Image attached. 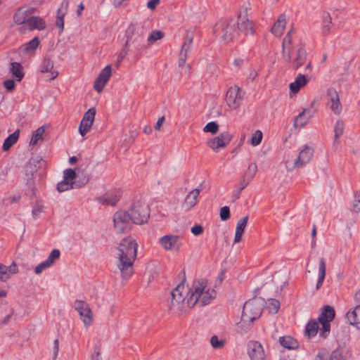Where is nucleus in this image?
<instances>
[{
    "mask_svg": "<svg viewBox=\"0 0 360 360\" xmlns=\"http://www.w3.org/2000/svg\"><path fill=\"white\" fill-rule=\"evenodd\" d=\"M138 244L131 237L123 238L117 248L116 266L122 279L128 280L134 274L133 264L137 256Z\"/></svg>",
    "mask_w": 360,
    "mask_h": 360,
    "instance_id": "1",
    "label": "nucleus"
},
{
    "mask_svg": "<svg viewBox=\"0 0 360 360\" xmlns=\"http://www.w3.org/2000/svg\"><path fill=\"white\" fill-rule=\"evenodd\" d=\"M264 300L255 298L247 301L243 308L241 320L237 323L240 333H247L252 326V321L258 319L263 311Z\"/></svg>",
    "mask_w": 360,
    "mask_h": 360,
    "instance_id": "2",
    "label": "nucleus"
},
{
    "mask_svg": "<svg viewBox=\"0 0 360 360\" xmlns=\"http://www.w3.org/2000/svg\"><path fill=\"white\" fill-rule=\"evenodd\" d=\"M32 9L21 7L14 14V22L21 25L19 27L20 32H26L35 29L42 30L45 28V21L40 17L32 16Z\"/></svg>",
    "mask_w": 360,
    "mask_h": 360,
    "instance_id": "3",
    "label": "nucleus"
},
{
    "mask_svg": "<svg viewBox=\"0 0 360 360\" xmlns=\"http://www.w3.org/2000/svg\"><path fill=\"white\" fill-rule=\"evenodd\" d=\"M207 285V281L205 278H201L193 282V290L188 297V304L193 307L199 303L200 306H205L210 303L214 300L217 293L214 290H205Z\"/></svg>",
    "mask_w": 360,
    "mask_h": 360,
    "instance_id": "4",
    "label": "nucleus"
},
{
    "mask_svg": "<svg viewBox=\"0 0 360 360\" xmlns=\"http://www.w3.org/2000/svg\"><path fill=\"white\" fill-rule=\"evenodd\" d=\"M148 28L143 22L131 24L125 31V46H134V51L141 53Z\"/></svg>",
    "mask_w": 360,
    "mask_h": 360,
    "instance_id": "5",
    "label": "nucleus"
},
{
    "mask_svg": "<svg viewBox=\"0 0 360 360\" xmlns=\"http://www.w3.org/2000/svg\"><path fill=\"white\" fill-rule=\"evenodd\" d=\"M184 282V281L171 292L169 309L177 313H185L193 307V305L188 304V298L186 301V295L188 294V292Z\"/></svg>",
    "mask_w": 360,
    "mask_h": 360,
    "instance_id": "6",
    "label": "nucleus"
},
{
    "mask_svg": "<svg viewBox=\"0 0 360 360\" xmlns=\"http://www.w3.org/2000/svg\"><path fill=\"white\" fill-rule=\"evenodd\" d=\"M213 32L214 34L219 36L224 43L228 44L236 35L235 23L231 19H223L215 25Z\"/></svg>",
    "mask_w": 360,
    "mask_h": 360,
    "instance_id": "7",
    "label": "nucleus"
},
{
    "mask_svg": "<svg viewBox=\"0 0 360 360\" xmlns=\"http://www.w3.org/2000/svg\"><path fill=\"white\" fill-rule=\"evenodd\" d=\"M131 221L138 225L146 223L150 217L149 206L143 201L135 202L129 210Z\"/></svg>",
    "mask_w": 360,
    "mask_h": 360,
    "instance_id": "8",
    "label": "nucleus"
},
{
    "mask_svg": "<svg viewBox=\"0 0 360 360\" xmlns=\"http://www.w3.org/2000/svg\"><path fill=\"white\" fill-rule=\"evenodd\" d=\"M114 227L116 232L124 233L131 228V216L129 211L118 210L113 217Z\"/></svg>",
    "mask_w": 360,
    "mask_h": 360,
    "instance_id": "9",
    "label": "nucleus"
},
{
    "mask_svg": "<svg viewBox=\"0 0 360 360\" xmlns=\"http://www.w3.org/2000/svg\"><path fill=\"white\" fill-rule=\"evenodd\" d=\"M245 92L238 86L229 88L225 95L227 106L231 110H238L244 98Z\"/></svg>",
    "mask_w": 360,
    "mask_h": 360,
    "instance_id": "10",
    "label": "nucleus"
},
{
    "mask_svg": "<svg viewBox=\"0 0 360 360\" xmlns=\"http://www.w3.org/2000/svg\"><path fill=\"white\" fill-rule=\"evenodd\" d=\"M313 155V148L305 146L304 148L299 153L297 158L295 159L294 162H291L289 160H286V167L288 169L301 168L304 167L307 163L310 162Z\"/></svg>",
    "mask_w": 360,
    "mask_h": 360,
    "instance_id": "11",
    "label": "nucleus"
},
{
    "mask_svg": "<svg viewBox=\"0 0 360 360\" xmlns=\"http://www.w3.org/2000/svg\"><path fill=\"white\" fill-rule=\"evenodd\" d=\"M292 53V57L290 62L292 61V68L297 70L307 61V53L305 45L300 41L297 43L296 45L293 46Z\"/></svg>",
    "mask_w": 360,
    "mask_h": 360,
    "instance_id": "12",
    "label": "nucleus"
},
{
    "mask_svg": "<svg viewBox=\"0 0 360 360\" xmlns=\"http://www.w3.org/2000/svg\"><path fill=\"white\" fill-rule=\"evenodd\" d=\"M237 27L245 35H252L255 33V24L248 17V8L240 11L238 16Z\"/></svg>",
    "mask_w": 360,
    "mask_h": 360,
    "instance_id": "13",
    "label": "nucleus"
},
{
    "mask_svg": "<svg viewBox=\"0 0 360 360\" xmlns=\"http://www.w3.org/2000/svg\"><path fill=\"white\" fill-rule=\"evenodd\" d=\"M74 307L84 324L86 327L89 326L93 321V312L89 304L83 300H76Z\"/></svg>",
    "mask_w": 360,
    "mask_h": 360,
    "instance_id": "14",
    "label": "nucleus"
},
{
    "mask_svg": "<svg viewBox=\"0 0 360 360\" xmlns=\"http://www.w3.org/2000/svg\"><path fill=\"white\" fill-rule=\"evenodd\" d=\"M233 135L229 132H224L219 136L207 141V145L214 151H218L220 148H225L229 144Z\"/></svg>",
    "mask_w": 360,
    "mask_h": 360,
    "instance_id": "15",
    "label": "nucleus"
},
{
    "mask_svg": "<svg viewBox=\"0 0 360 360\" xmlns=\"http://www.w3.org/2000/svg\"><path fill=\"white\" fill-rule=\"evenodd\" d=\"M247 349L251 360H266L264 347L259 342L255 340L249 341Z\"/></svg>",
    "mask_w": 360,
    "mask_h": 360,
    "instance_id": "16",
    "label": "nucleus"
},
{
    "mask_svg": "<svg viewBox=\"0 0 360 360\" xmlns=\"http://www.w3.org/2000/svg\"><path fill=\"white\" fill-rule=\"evenodd\" d=\"M96 115V110L94 108L89 109L84 115L79 127V131L80 135L83 137L91 129Z\"/></svg>",
    "mask_w": 360,
    "mask_h": 360,
    "instance_id": "17",
    "label": "nucleus"
},
{
    "mask_svg": "<svg viewBox=\"0 0 360 360\" xmlns=\"http://www.w3.org/2000/svg\"><path fill=\"white\" fill-rule=\"evenodd\" d=\"M193 34L186 33L179 57V66L184 67L193 48Z\"/></svg>",
    "mask_w": 360,
    "mask_h": 360,
    "instance_id": "18",
    "label": "nucleus"
},
{
    "mask_svg": "<svg viewBox=\"0 0 360 360\" xmlns=\"http://www.w3.org/2000/svg\"><path fill=\"white\" fill-rule=\"evenodd\" d=\"M112 74V68L110 65L105 66L96 79L94 84V89L98 92H101L108 82Z\"/></svg>",
    "mask_w": 360,
    "mask_h": 360,
    "instance_id": "19",
    "label": "nucleus"
},
{
    "mask_svg": "<svg viewBox=\"0 0 360 360\" xmlns=\"http://www.w3.org/2000/svg\"><path fill=\"white\" fill-rule=\"evenodd\" d=\"M329 99L328 105L330 110L335 115H340L342 110V107L337 91L334 89H329L326 94Z\"/></svg>",
    "mask_w": 360,
    "mask_h": 360,
    "instance_id": "20",
    "label": "nucleus"
},
{
    "mask_svg": "<svg viewBox=\"0 0 360 360\" xmlns=\"http://www.w3.org/2000/svg\"><path fill=\"white\" fill-rule=\"evenodd\" d=\"M88 181L89 179L86 176L83 177L81 181L78 180L77 181H71L64 178L63 181L57 184V190L62 193L72 188H79L86 184Z\"/></svg>",
    "mask_w": 360,
    "mask_h": 360,
    "instance_id": "21",
    "label": "nucleus"
},
{
    "mask_svg": "<svg viewBox=\"0 0 360 360\" xmlns=\"http://www.w3.org/2000/svg\"><path fill=\"white\" fill-rule=\"evenodd\" d=\"M37 163L38 161L30 160L25 167V181L30 188H32L34 184V175L37 172Z\"/></svg>",
    "mask_w": 360,
    "mask_h": 360,
    "instance_id": "22",
    "label": "nucleus"
},
{
    "mask_svg": "<svg viewBox=\"0 0 360 360\" xmlns=\"http://www.w3.org/2000/svg\"><path fill=\"white\" fill-rule=\"evenodd\" d=\"M292 31H289L283 40L282 44V55L284 60L287 63H290L292 57V49L293 46L297 44H293L291 37Z\"/></svg>",
    "mask_w": 360,
    "mask_h": 360,
    "instance_id": "23",
    "label": "nucleus"
},
{
    "mask_svg": "<svg viewBox=\"0 0 360 360\" xmlns=\"http://www.w3.org/2000/svg\"><path fill=\"white\" fill-rule=\"evenodd\" d=\"M160 243L162 247L167 250H178L181 243L179 236L166 235L160 238Z\"/></svg>",
    "mask_w": 360,
    "mask_h": 360,
    "instance_id": "24",
    "label": "nucleus"
},
{
    "mask_svg": "<svg viewBox=\"0 0 360 360\" xmlns=\"http://www.w3.org/2000/svg\"><path fill=\"white\" fill-rule=\"evenodd\" d=\"M200 193L199 188H194L186 196L184 202L182 203V207L185 210H190L197 204L198 198Z\"/></svg>",
    "mask_w": 360,
    "mask_h": 360,
    "instance_id": "25",
    "label": "nucleus"
},
{
    "mask_svg": "<svg viewBox=\"0 0 360 360\" xmlns=\"http://www.w3.org/2000/svg\"><path fill=\"white\" fill-rule=\"evenodd\" d=\"M18 272V268L15 262H13L10 266H6L0 263V281H6L11 275L15 274Z\"/></svg>",
    "mask_w": 360,
    "mask_h": 360,
    "instance_id": "26",
    "label": "nucleus"
},
{
    "mask_svg": "<svg viewBox=\"0 0 360 360\" xmlns=\"http://www.w3.org/2000/svg\"><path fill=\"white\" fill-rule=\"evenodd\" d=\"M68 0H63L57 11L56 24L60 29V33L62 32L64 29V18L68 12Z\"/></svg>",
    "mask_w": 360,
    "mask_h": 360,
    "instance_id": "27",
    "label": "nucleus"
},
{
    "mask_svg": "<svg viewBox=\"0 0 360 360\" xmlns=\"http://www.w3.org/2000/svg\"><path fill=\"white\" fill-rule=\"evenodd\" d=\"M119 198L120 195H117V193L108 192L102 196L97 198L96 200L102 205L115 206Z\"/></svg>",
    "mask_w": 360,
    "mask_h": 360,
    "instance_id": "28",
    "label": "nucleus"
},
{
    "mask_svg": "<svg viewBox=\"0 0 360 360\" xmlns=\"http://www.w3.org/2000/svg\"><path fill=\"white\" fill-rule=\"evenodd\" d=\"M309 80V79L307 78L304 75L301 73L298 74L295 81L289 86L290 91L294 94L297 93L302 87L307 84Z\"/></svg>",
    "mask_w": 360,
    "mask_h": 360,
    "instance_id": "29",
    "label": "nucleus"
},
{
    "mask_svg": "<svg viewBox=\"0 0 360 360\" xmlns=\"http://www.w3.org/2000/svg\"><path fill=\"white\" fill-rule=\"evenodd\" d=\"M41 72L50 73V79L53 80L58 75V72L53 70V61L50 58H45L41 66Z\"/></svg>",
    "mask_w": 360,
    "mask_h": 360,
    "instance_id": "30",
    "label": "nucleus"
},
{
    "mask_svg": "<svg viewBox=\"0 0 360 360\" xmlns=\"http://www.w3.org/2000/svg\"><path fill=\"white\" fill-rule=\"evenodd\" d=\"M346 317L350 324L360 330V305H356L353 310L348 311Z\"/></svg>",
    "mask_w": 360,
    "mask_h": 360,
    "instance_id": "31",
    "label": "nucleus"
},
{
    "mask_svg": "<svg viewBox=\"0 0 360 360\" xmlns=\"http://www.w3.org/2000/svg\"><path fill=\"white\" fill-rule=\"evenodd\" d=\"M248 221V216H245L238 221L236 228L234 243H239L242 240V236L247 226Z\"/></svg>",
    "mask_w": 360,
    "mask_h": 360,
    "instance_id": "32",
    "label": "nucleus"
},
{
    "mask_svg": "<svg viewBox=\"0 0 360 360\" xmlns=\"http://www.w3.org/2000/svg\"><path fill=\"white\" fill-rule=\"evenodd\" d=\"M313 116L311 112L308 109H304L295 119L294 124L297 127H303L307 123L309 119Z\"/></svg>",
    "mask_w": 360,
    "mask_h": 360,
    "instance_id": "33",
    "label": "nucleus"
},
{
    "mask_svg": "<svg viewBox=\"0 0 360 360\" xmlns=\"http://www.w3.org/2000/svg\"><path fill=\"white\" fill-rule=\"evenodd\" d=\"M286 21L285 15H281L271 28V32L276 37H280L284 30Z\"/></svg>",
    "mask_w": 360,
    "mask_h": 360,
    "instance_id": "34",
    "label": "nucleus"
},
{
    "mask_svg": "<svg viewBox=\"0 0 360 360\" xmlns=\"http://www.w3.org/2000/svg\"><path fill=\"white\" fill-rule=\"evenodd\" d=\"M279 343L288 349H295L299 347L298 342L291 336L281 337L279 338Z\"/></svg>",
    "mask_w": 360,
    "mask_h": 360,
    "instance_id": "35",
    "label": "nucleus"
},
{
    "mask_svg": "<svg viewBox=\"0 0 360 360\" xmlns=\"http://www.w3.org/2000/svg\"><path fill=\"white\" fill-rule=\"evenodd\" d=\"M10 72L18 82L21 81L25 75L22 66L20 63L17 62L11 63Z\"/></svg>",
    "mask_w": 360,
    "mask_h": 360,
    "instance_id": "36",
    "label": "nucleus"
},
{
    "mask_svg": "<svg viewBox=\"0 0 360 360\" xmlns=\"http://www.w3.org/2000/svg\"><path fill=\"white\" fill-rule=\"evenodd\" d=\"M319 329V320L316 321L314 319H311L306 326L304 334L308 338L314 337L317 334Z\"/></svg>",
    "mask_w": 360,
    "mask_h": 360,
    "instance_id": "37",
    "label": "nucleus"
},
{
    "mask_svg": "<svg viewBox=\"0 0 360 360\" xmlns=\"http://www.w3.org/2000/svg\"><path fill=\"white\" fill-rule=\"evenodd\" d=\"M330 360H352L351 354L346 349L338 348L331 353Z\"/></svg>",
    "mask_w": 360,
    "mask_h": 360,
    "instance_id": "38",
    "label": "nucleus"
},
{
    "mask_svg": "<svg viewBox=\"0 0 360 360\" xmlns=\"http://www.w3.org/2000/svg\"><path fill=\"white\" fill-rule=\"evenodd\" d=\"M326 264L324 258H321L319 259V278L316 283V289H319V288L322 285L324 278L326 277Z\"/></svg>",
    "mask_w": 360,
    "mask_h": 360,
    "instance_id": "39",
    "label": "nucleus"
},
{
    "mask_svg": "<svg viewBox=\"0 0 360 360\" xmlns=\"http://www.w3.org/2000/svg\"><path fill=\"white\" fill-rule=\"evenodd\" d=\"M19 137V131L17 130L10 134L4 141L2 146L4 151L8 150L18 141Z\"/></svg>",
    "mask_w": 360,
    "mask_h": 360,
    "instance_id": "40",
    "label": "nucleus"
},
{
    "mask_svg": "<svg viewBox=\"0 0 360 360\" xmlns=\"http://www.w3.org/2000/svg\"><path fill=\"white\" fill-rule=\"evenodd\" d=\"M335 317V310L330 306H325L323 309V311L319 317V321H323L326 320H328V321H331Z\"/></svg>",
    "mask_w": 360,
    "mask_h": 360,
    "instance_id": "41",
    "label": "nucleus"
},
{
    "mask_svg": "<svg viewBox=\"0 0 360 360\" xmlns=\"http://www.w3.org/2000/svg\"><path fill=\"white\" fill-rule=\"evenodd\" d=\"M343 132H344V123L342 120H338L336 122V123L335 124V127H334V133H335L334 142H333L334 146H338V144H339L338 139L340 136L342 135Z\"/></svg>",
    "mask_w": 360,
    "mask_h": 360,
    "instance_id": "42",
    "label": "nucleus"
},
{
    "mask_svg": "<svg viewBox=\"0 0 360 360\" xmlns=\"http://www.w3.org/2000/svg\"><path fill=\"white\" fill-rule=\"evenodd\" d=\"M323 23H322V33L325 35L328 34L331 30L332 27V18L329 13H323Z\"/></svg>",
    "mask_w": 360,
    "mask_h": 360,
    "instance_id": "43",
    "label": "nucleus"
},
{
    "mask_svg": "<svg viewBox=\"0 0 360 360\" xmlns=\"http://www.w3.org/2000/svg\"><path fill=\"white\" fill-rule=\"evenodd\" d=\"M45 132V128L44 126L39 127L32 134L30 145L35 146L39 140H43V134Z\"/></svg>",
    "mask_w": 360,
    "mask_h": 360,
    "instance_id": "44",
    "label": "nucleus"
},
{
    "mask_svg": "<svg viewBox=\"0 0 360 360\" xmlns=\"http://www.w3.org/2000/svg\"><path fill=\"white\" fill-rule=\"evenodd\" d=\"M257 171V166L255 163L250 164L247 171L245 173L243 179H246V181H249V182L252 180V179L255 176Z\"/></svg>",
    "mask_w": 360,
    "mask_h": 360,
    "instance_id": "45",
    "label": "nucleus"
},
{
    "mask_svg": "<svg viewBox=\"0 0 360 360\" xmlns=\"http://www.w3.org/2000/svg\"><path fill=\"white\" fill-rule=\"evenodd\" d=\"M164 37L163 32L158 30L153 31L148 37L147 41L148 45L153 44L156 41L162 39Z\"/></svg>",
    "mask_w": 360,
    "mask_h": 360,
    "instance_id": "46",
    "label": "nucleus"
},
{
    "mask_svg": "<svg viewBox=\"0 0 360 360\" xmlns=\"http://www.w3.org/2000/svg\"><path fill=\"white\" fill-rule=\"evenodd\" d=\"M225 343V340L219 339L217 335H213L210 339V344L214 349H222Z\"/></svg>",
    "mask_w": 360,
    "mask_h": 360,
    "instance_id": "47",
    "label": "nucleus"
},
{
    "mask_svg": "<svg viewBox=\"0 0 360 360\" xmlns=\"http://www.w3.org/2000/svg\"><path fill=\"white\" fill-rule=\"evenodd\" d=\"M262 140V132L260 130H257L252 135L250 142L252 146H257L261 143Z\"/></svg>",
    "mask_w": 360,
    "mask_h": 360,
    "instance_id": "48",
    "label": "nucleus"
},
{
    "mask_svg": "<svg viewBox=\"0 0 360 360\" xmlns=\"http://www.w3.org/2000/svg\"><path fill=\"white\" fill-rule=\"evenodd\" d=\"M319 323H321L322 325V328L320 330V335L323 338L327 337V335L329 333L330 330V321H328V320H326L323 321H319Z\"/></svg>",
    "mask_w": 360,
    "mask_h": 360,
    "instance_id": "49",
    "label": "nucleus"
},
{
    "mask_svg": "<svg viewBox=\"0 0 360 360\" xmlns=\"http://www.w3.org/2000/svg\"><path fill=\"white\" fill-rule=\"evenodd\" d=\"M39 41L37 37H34L28 43L25 44L24 50L25 51H31L35 50L39 46Z\"/></svg>",
    "mask_w": 360,
    "mask_h": 360,
    "instance_id": "50",
    "label": "nucleus"
},
{
    "mask_svg": "<svg viewBox=\"0 0 360 360\" xmlns=\"http://www.w3.org/2000/svg\"><path fill=\"white\" fill-rule=\"evenodd\" d=\"M219 126L215 122H208L203 129L205 132H210L212 134H217Z\"/></svg>",
    "mask_w": 360,
    "mask_h": 360,
    "instance_id": "51",
    "label": "nucleus"
},
{
    "mask_svg": "<svg viewBox=\"0 0 360 360\" xmlns=\"http://www.w3.org/2000/svg\"><path fill=\"white\" fill-rule=\"evenodd\" d=\"M268 307L271 313L276 314L280 308V302L276 299H269Z\"/></svg>",
    "mask_w": 360,
    "mask_h": 360,
    "instance_id": "52",
    "label": "nucleus"
},
{
    "mask_svg": "<svg viewBox=\"0 0 360 360\" xmlns=\"http://www.w3.org/2000/svg\"><path fill=\"white\" fill-rule=\"evenodd\" d=\"M60 252L58 249L53 250L49 254V257L46 259V261L52 266L54 263L55 260L58 259L60 257Z\"/></svg>",
    "mask_w": 360,
    "mask_h": 360,
    "instance_id": "53",
    "label": "nucleus"
},
{
    "mask_svg": "<svg viewBox=\"0 0 360 360\" xmlns=\"http://www.w3.org/2000/svg\"><path fill=\"white\" fill-rule=\"evenodd\" d=\"M220 218L222 221H226L230 218V210L227 206H224L220 210Z\"/></svg>",
    "mask_w": 360,
    "mask_h": 360,
    "instance_id": "54",
    "label": "nucleus"
},
{
    "mask_svg": "<svg viewBox=\"0 0 360 360\" xmlns=\"http://www.w3.org/2000/svg\"><path fill=\"white\" fill-rule=\"evenodd\" d=\"M64 178L71 181H74L76 179V172L75 169H67L63 172Z\"/></svg>",
    "mask_w": 360,
    "mask_h": 360,
    "instance_id": "55",
    "label": "nucleus"
},
{
    "mask_svg": "<svg viewBox=\"0 0 360 360\" xmlns=\"http://www.w3.org/2000/svg\"><path fill=\"white\" fill-rule=\"evenodd\" d=\"M249 183V181H246L245 179H243V181L240 183V186L238 188L236 192L233 195L235 199H238L240 198V192L248 185Z\"/></svg>",
    "mask_w": 360,
    "mask_h": 360,
    "instance_id": "56",
    "label": "nucleus"
},
{
    "mask_svg": "<svg viewBox=\"0 0 360 360\" xmlns=\"http://www.w3.org/2000/svg\"><path fill=\"white\" fill-rule=\"evenodd\" d=\"M51 266L46 260L37 265L34 269L36 274H41L44 270Z\"/></svg>",
    "mask_w": 360,
    "mask_h": 360,
    "instance_id": "57",
    "label": "nucleus"
},
{
    "mask_svg": "<svg viewBox=\"0 0 360 360\" xmlns=\"http://www.w3.org/2000/svg\"><path fill=\"white\" fill-rule=\"evenodd\" d=\"M129 52V47H126L125 46L122 49L120 53H119L117 56V60L116 62V65L119 66L122 60L125 58V56L127 55Z\"/></svg>",
    "mask_w": 360,
    "mask_h": 360,
    "instance_id": "58",
    "label": "nucleus"
},
{
    "mask_svg": "<svg viewBox=\"0 0 360 360\" xmlns=\"http://www.w3.org/2000/svg\"><path fill=\"white\" fill-rule=\"evenodd\" d=\"M191 231L194 236H200L203 233L204 229L202 225L195 224L191 228Z\"/></svg>",
    "mask_w": 360,
    "mask_h": 360,
    "instance_id": "59",
    "label": "nucleus"
},
{
    "mask_svg": "<svg viewBox=\"0 0 360 360\" xmlns=\"http://www.w3.org/2000/svg\"><path fill=\"white\" fill-rule=\"evenodd\" d=\"M4 86L8 91H11L15 89V82L13 79H6L4 82Z\"/></svg>",
    "mask_w": 360,
    "mask_h": 360,
    "instance_id": "60",
    "label": "nucleus"
},
{
    "mask_svg": "<svg viewBox=\"0 0 360 360\" xmlns=\"http://www.w3.org/2000/svg\"><path fill=\"white\" fill-rule=\"evenodd\" d=\"M353 209L355 212H360V192L355 197Z\"/></svg>",
    "mask_w": 360,
    "mask_h": 360,
    "instance_id": "61",
    "label": "nucleus"
},
{
    "mask_svg": "<svg viewBox=\"0 0 360 360\" xmlns=\"http://www.w3.org/2000/svg\"><path fill=\"white\" fill-rule=\"evenodd\" d=\"M58 351H59V342H58V340L56 339L53 341V360H55L57 358Z\"/></svg>",
    "mask_w": 360,
    "mask_h": 360,
    "instance_id": "62",
    "label": "nucleus"
},
{
    "mask_svg": "<svg viewBox=\"0 0 360 360\" xmlns=\"http://www.w3.org/2000/svg\"><path fill=\"white\" fill-rule=\"evenodd\" d=\"M160 0H150L147 3V7L150 10H154L156 6L159 4Z\"/></svg>",
    "mask_w": 360,
    "mask_h": 360,
    "instance_id": "63",
    "label": "nucleus"
},
{
    "mask_svg": "<svg viewBox=\"0 0 360 360\" xmlns=\"http://www.w3.org/2000/svg\"><path fill=\"white\" fill-rule=\"evenodd\" d=\"M42 205H37L36 207L32 209V213L35 217H37L42 212Z\"/></svg>",
    "mask_w": 360,
    "mask_h": 360,
    "instance_id": "64",
    "label": "nucleus"
}]
</instances>
